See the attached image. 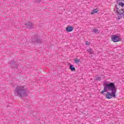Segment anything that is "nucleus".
I'll return each instance as SVG.
<instances>
[{
    "label": "nucleus",
    "instance_id": "6",
    "mask_svg": "<svg viewBox=\"0 0 124 124\" xmlns=\"http://www.w3.org/2000/svg\"><path fill=\"white\" fill-rule=\"evenodd\" d=\"M25 27L27 29H32V27H33V25L31 22H29L25 24Z\"/></svg>",
    "mask_w": 124,
    "mask_h": 124
},
{
    "label": "nucleus",
    "instance_id": "11",
    "mask_svg": "<svg viewBox=\"0 0 124 124\" xmlns=\"http://www.w3.org/2000/svg\"><path fill=\"white\" fill-rule=\"evenodd\" d=\"M75 63H79V62H81V60L80 59H78L76 58L74 59Z\"/></svg>",
    "mask_w": 124,
    "mask_h": 124
},
{
    "label": "nucleus",
    "instance_id": "16",
    "mask_svg": "<svg viewBox=\"0 0 124 124\" xmlns=\"http://www.w3.org/2000/svg\"><path fill=\"white\" fill-rule=\"evenodd\" d=\"M41 0H36V2H40Z\"/></svg>",
    "mask_w": 124,
    "mask_h": 124
},
{
    "label": "nucleus",
    "instance_id": "10",
    "mask_svg": "<svg viewBox=\"0 0 124 124\" xmlns=\"http://www.w3.org/2000/svg\"><path fill=\"white\" fill-rule=\"evenodd\" d=\"M97 12H98V10L97 9H95L91 12V15H93L94 13H97Z\"/></svg>",
    "mask_w": 124,
    "mask_h": 124
},
{
    "label": "nucleus",
    "instance_id": "3",
    "mask_svg": "<svg viewBox=\"0 0 124 124\" xmlns=\"http://www.w3.org/2000/svg\"><path fill=\"white\" fill-rule=\"evenodd\" d=\"M30 92L28 88L24 85H17L16 86L14 93L15 96L22 98V96H28Z\"/></svg>",
    "mask_w": 124,
    "mask_h": 124
},
{
    "label": "nucleus",
    "instance_id": "1",
    "mask_svg": "<svg viewBox=\"0 0 124 124\" xmlns=\"http://www.w3.org/2000/svg\"><path fill=\"white\" fill-rule=\"evenodd\" d=\"M104 90L101 92L102 94H104V93H107L106 97L108 99H111V98H116V93H117V88L115 83L110 82L109 81H104Z\"/></svg>",
    "mask_w": 124,
    "mask_h": 124
},
{
    "label": "nucleus",
    "instance_id": "13",
    "mask_svg": "<svg viewBox=\"0 0 124 124\" xmlns=\"http://www.w3.org/2000/svg\"><path fill=\"white\" fill-rule=\"evenodd\" d=\"M85 44L87 46H89V45H91V43H90L89 41H86Z\"/></svg>",
    "mask_w": 124,
    "mask_h": 124
},
{
    "label": "nucleus",
    "instance_id": "5",
    "mask_svg": "<svg viewBox=\"0 0 124 124\" xmlns=\"http://www.w3.org/2000/svg\"><path fill=\"white\" fill-rule=\"evenodd\" d=\"M32 41L37 44L42 43V40L40 39V37L36 35L34 36V38L32 39Z\"/></svg>",
    "mask_w": 124,
    "mask_h": 124
},
{
    "label": "nucleus",
    "instance_id": "14",
    "mask_svg": "<svg viewBox=\"0 0 124 124\" xmlns=\"http://www.w3.org/2000/svg\"><path fill=\"white\" fill-rule=\"evenodd\" d=\"M14 63H15V62H14V61H13V60L11 61L10 64L12 65H13V64H14Z\"/></svg>",
    "mask_w": 124,
    "mask_h": 124
},
{
    "label": "nucleus",
    "instance_id": "8",
    "mask_svg": "<svg viewBox=\"0 0 124 124\" xmlns=\"http://www.w3.org/2000/svg\"><path fill=\"white\" fill-rule=\"evenodd\" d=\"M70 70L71 71H76V69H75V67H74L73 65H70Z\"/></svg>",
    "mask_w": 124,
    "mask_h": 124
},
{
    "label": "nucleus",
    "instance_id": "12",
    "mask_svg": "<svg viewBox=\"0 0 124 124\" xmlns=\"http://www.w3.org/2000/svg\"><path fill=\"white\" fill-rule=\"evenodd\" d=\"M87 52H89L90 54H93V49H92V48H89L88 49H87Z\"/></svg>",
    "mask_w": 124,
    "mask_h": 124
},
{
    "label": "nucleus",
    "instance_id": "4",
    "mask_svg": "<svg viewBox=\"0 0 124 124\" xmlns=\"http://www.w3.org/2000/svg\"><path fill=\"white\" fill-rule=\"evenodd\" d=\"M111 39L113 42H119L122 40L121 37L117 35H113L111 36Z\"/></svg>",
    "mask_w": 124,
    "mask_h": 124
},
{
    "label": "nucleus",
    "instance_id": "15",
    "mask_svg": "<svg viewBox=\"0 0 124 124\" xmlns=\"http://www.w3.org/2000/svg\"><path fill=\"white\" fill-rule=\"evenodd\" d=\"M98 31V30L97 29H94L93 30V32H94V33H96Z\"/></svg>",
    "mask_w": 124,
    "mask_h": 124
},
{
    "label": "nucleus",
    "instance_id": "2",
    "mask_svg": "<svg viewBox=\"0 0 124 124\" xmlns=\"http://www.w3.org/2000/svg\"><path fill=\"white\" fill-rule=\"evenodd\" d=\"M116 5L114 9V12L120 19L124 16V0H116Z\"/></svg>",
    "mask_w": 124,
    "mask_h": 124
},
{
    "label": "nucleus",
    "instance_id": "7",
    "mask_svg": "<svg viewBox=\"0 0 124 124\" xmlns=\"http://www.w3.org/2000/svg\"><path fill=\"white\" fill-rule=\"evenodd\" d=\"M74 30V28H73V27L71 26H68L66 28V31H67V32H71Z\"/></svg>",
    "mask_w": 124,
    "mask_h": 124
},
{
    "label": "nucleus",
    "instance_id": "17",
    "mask_svg": "<svg viewBox=\"0 0 124 124\" xmlns=\"http://www.w3.org/2000/svg\"><path fill=\"white\" fill-rule=\"evenodd\" d=\"M9 63H10V62H9Z\"/></svg>",
    "mask_w": 124,
    "mask_h": 124
},
{
    "label": "nucleus",
    "instance_id": "9",
    "mask_svg": "<svg viewBox=\"0 0 124 124\" xmlns=\"http://www.w3.org/2000/svg\"><path fill=\"white\" fill-rule=\"evenodd\" d=\"M94 80H96V81H100L102 80V76H101V77L96 76L95 77Z\"/></svg>",
    "mask_w": 124,
    "mask_h": 124
}]
</instances>
